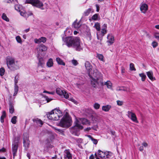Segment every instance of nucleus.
Returning a JSON list of instances; mask_svg holds the SVG:
<instances>
[{
    "mask_svg": "<svg viewBox=\"0 0 159 159\" xmlns=\"http://www.w3.org/2000/svg\"><path fill=\"white\" fill-rule=\"evenodd\" d=\"M56 61L57 62L58 64L62 65L63 66H65V63L59 57H57L56 59Z\"/></svg>",
    "mask_w": 159,
    "mask_h": 159,
    "instance_id": "393cba45",
    "label": "nucleus"
},
{
    "mask_svg": "<svg viewBox=\"0 0 159 159\" xmlns=\"http://www.w3.org/2000/svg\"><path fill=\"white\" fill-rule=\"evenodd\" d=\"M5 150V149L4 148H3L0 149V152H4Z\"/></svg>",
    "mask_w": 159,
    "mask_h": 159,
    "instance_id": "e2e57ef3",
    "label": "nucleus"
},
{
    "mask_svg": "<svg viewBox=\"0 0 159 159\" xmlns=\"http://www.w3.org/2000/svg\"><path fill=\"white\" fill-rule=\"evenodd\" d=\"M147 74L148 77L151 80H154L155 79L153 77V73L152 72H147Z\"/></svg>",
    "mask_w": 159,
    "mask_h": 159,
    "instance_id": "b1692460",
    "label": "nucleus"
},
{
    "mask_svg": "<svg viewBox=\"0 0 159 159\" xmlns=\"http://www.w3.org/2000/svg\"><path fill=\"white\" fill-rule=\"evenodd\" d=\"M97 57L101 61H104L103 56L101 54H97Z\"/></svg>",
    "mask_w": 159,
    "mask_h": 159,
    "instance_id": "4c0bfd02",
    "label": "nucleus"
},
{
    "mask_svg": "<svg viewBox=\"0 0 159 159\" xmlns=\"http://www.w3.org/2000/svg\"><path fill=\"white\" fill-rule=\"evenodd\" d=\"M37 49L38 55L40 56V55H42L43 52L47 50V48L43 44H41L38 45Z\"/></svg>",
    "mask_w": 159,
    "mask_h": 159,
    "instance_id": "1a4fd4ad",
    "label": "nucleus"
},
{
    "mask_svg": "<svg viewBox=\"0 0 159 159\" xmlns=\"http://www.w3.org/2000/svg\"><path fill=\"white\" fill-rule=\"evenodd\" d=\"M127 116L133 121L136 123H138L136 116L134 113L131 111H128L127 112Z\"/></svg>",
    "mask_w": 159,
    "mask_h": 159,
    "instance_id": "f8f14e48",
    "label": "nucleus"
},
{
    "mask_svg": "<svg viewBox=\"0 0 159 159\" xmlns=\"http://www.w3.org/2000/svg\"><path fill=\"white\" fill-rule=\"evenodd\" d=\"M129 68L131 70H136V69L134 67V65L133 63H131L130 64Z\"/></svg>",
    "mask_w": 159,
    "mask_h": 159,
    "instance_id": "58836bf2",
    "label": "nucleus"
},
{
    "mask_svg": "<svg viewBox=\"0 0 159 159\" xmlns=\"http://www.w3.org/2000/svg\"><path fill=\"white\" fill-rule=\"evenodd\" d=\"M18 76H16L15 77L14 80V82H15V84L14 86H18L17 85V84L18 82Z\"/></svg>",
    "mask_w": 159,
    "mask_h": 159,
    "instance_id": "a18cd8bd",
    "label": "nucleus"
},
{
    "mask_svg": "<svg viewBox=\"0 0 159 159\" xmlns=\"http://www.w3.org/2000/svg\"><path fill=\"white\" fill-rule=\"evenodd\" d=\"M2 19L7 21H9V19L5 13H3L2 16Z\"/></svg>",
    "mask_w": 159,
    "mask_h": 159,
    "instance_id": "e433bc0d",
    "label": "nucleus"
},
{
    "mask_svg": "<svg viewBox=\"0 0 159 159\" xmlns=\"http://www.w3.org/2000/svg\"><path fill=\"white\" fill-rule=\"evenodd\" d=\"M157 45L158 43L156 41H153L152 43V45L154 48L157 47Z\"/></svg>",
    "mask_w": 159,
    "mask_h": 159,
    "instance_id": "de8ad7c7",
    "label": "nucleus"
},
{
    "mask_svg": "<svg viewBox=\"0 0 159 159\" xmlns=\"http://www.w3.org/2000/svg\"><path fill=\"white\" fill-rule=\"evenodd\" d=\"M87 136L91 140L94 144H96L97 143L98 140L97 139H93L90 135H88Z\"/></svg>",
    "mask_w": 159,
    "mask_h": 159,
    "instance_id": "7c9ffc66",
    "label": "nucleus"
},
{
    "mask_svg": "<svg viewBox=\"0 0 159 159\" xmlns=\"http://www.w3.org/2000/svg\"><path fill=\"white\" fill-rule=\"evenodd\" d=\"M17 149V145L16 143L14 144L12 147V152L14 156H15Z\"/></svg>",
    "mask_w": 159,
    "mask_h": 159,
    "instance_id": "4be33fe9",
    "label": "nucleus"
},
{
    "mask_svg": "<svg viewBox=\"0 0 159 159\" xmlns=\"http://www.w3.org/2000/svg\"><path fill=\"white\" fill-rule=\"evenodd\" d=\"M5 71V69L4 68H1L0 69V75L1 76H3L4 74Z\"/></svg>",
    "mask_w": 159,
    "mask_h": 159,
    "instance_id": "79ce46f5",
    "label": "nucleus"
},
{
    "mask_svg": "<svg viewBox=\"0 0 159 159\" xmlns=\"http://www.w3.org/2000/svg\"><path fill=\"white\" fill-rule=\"evenodd\" d=\"M94 108L96 109H98L99 108L100 105L98 103H95L93 105Z\"/></svg>",
    "mask_w": 159,
    "mask_h": 159,
    "instance_id": "ea45409f",
    "label": "nucleus"
},
{
    "mask_svg": "<svg viewBox=\"0 0 159 159\" xmlns=\"http://www.w3.org/2000/svg\"><path fill=\"white\" fill-rule=\"evenodd\" d=\"M28 14L29 15V16H31L33 15L32 13L31 12H27Z\"/></svg>",
    "mask_w": 159,
    "mask_h": 159,
    "instance_id": "69168bd1",
    "label": "nucleus"
},
{
    "mask_svg": "<svg viewBox=\"0 0 159 159\" xmlns=\"http://www.w3.org/2000/svg\"><path fill=\"white\" fill-rule=\"evenodd\" d=\"M97 39L98 40H100V41L102 40V37H100L99 36L97 35Z\"/></svg>",
    "mask_w": 159,
    "mask_h": 159,
    "instance_id": "052dcab7",
    "label": "nucleus"
},
{
    "mask_svg": "<svg viewBox=\"0 0 159 159\" xmlns=\"http://www.w3.org/2000/svg\"><path fill=\"white\" fill-rule=\"evenodd\" d=\"M155 27L157 29H159V25H156L155 26Z\"/></svg>",
    "mask_w": 159,
    "mask_h": 159,
    "instance_id": "774afa93",
    "label": "nucleus"
},
{
    "mask_svg": "<svg viewBox=\"0 0 159 159\" xmlns=\"http://www.w3.org/2000/svg\"><path fill=\"white\" fill-rule=\"evenodd\" d=\"M43 93H48L49 94H54V92H48V91H44L43 92Z\"/></svg>",
    "mask_w": 159,
    "mask_h": 159,
    "instance_id": "603ef678",
    "label": "nucleus"
},
{
    "mask_svg": "<svg viewBox=\"0 0 159 159\" xmlns=\"http://www.w3.org/2000/svg\"><path fill=\"white\" fill-rule=\"evenodd\" d=\"M37 123L40 124L41 125H42L43 124L42 121L40 120H38Z\"/></svg>",
    "mask_w": 159,
    "mask_h": 159,
    "instance_id": "4d7b16f0",
    "label": "nucleus"
},
{
    "mask_svg": "<svg viewBox=\"0 0 159 159\" xmlns=\"http://www.w3.org/2000/svg\"><path fill=\"white\" fill-rule=\"evenodd\" d=\"M116 102L117 104L119 106H122L123 104V102L122 101L118 100Z\"/></svg>",
    "mask_w": 159,
    "mask_h": 159,
    "instance_id": "3c124183",
    "label": "nucleus"
},
{
    "mask_svg": "<svg viewBox=\"0 0 159 159\" xmlns=\"http://www.w3.org/2000/svg\"><path fill=\"white\" fill-rule=\"evenodd\" d=\"M148 5L146 4H142L140 7L141 11L143 13H145L148 10Z\"/></svg>",
    "mask_w": 159,
    "mask_h": 159,
    "instance_id": "6ab92c4d",
    "label": "nucleus"
},
{
    "mask_svg": "<svg viewBox=\"0 0 159 159\" xmlns=\"http://www.w3.org/2000/svg\"><path fill=\"white\" fill-rule=\"evenodd\" d=\"M72 63L73 64V65L75 66L77 65L78 64V63L77 62V61L75 60H73L72 61Z\"/></svg>",
    "mask_w": 159,
    "mask_h": 159,
    "instance_id": "09e8293b",
    "label": "nucleus"
},
{
    "mask_svg": "<svg viewBox=\"0 0 159 159\" xmlns=\"http://www.w3.org/2000/svg\"><path fill=\"white\" fill-rule=\"evenodd\" d=\"M20 15L23 17L25 18H27L29 16V15L23 9L19 11Z\"/></svg>",
    "mask_w": 159,
    "mask_h": 159,
    "instance_id": "412c9836",
    "label": "nucleus"
},
{
    "mask_svg": "<svg viewBox=\"0 0 159 159\" xmlns=\"http://www.w3.org/2000/svg\"><path fill=\"white\" fill-rule=\"evenodd\" d=\"M88 37L89 38V40H90L91 39V35L90 34H88Z\"/></svg>",
    "mask_w": 159,
    "mask_h": 159,
    "instance_id": "0e129e2a",
    "label": "nucleus"
},
{
    "mask_svg": "<svg viewBox=\"0 0 159 159\" xmlns=\"http://www.w3.org/2000/svg\"><path fill=\"white\" fill-rule=\"evenodd\" d=\"M19 68V65L18 61H16L10 66L8 67L10 70H14L18 69Z\"/></svg>",
    "mask_w": 159,
    "mask_h": 159,
    "instance_id": "4468645a",
    "label": "nucleus"
},
{
    "mask_svg": "<svg viewBox=\"0 0 159 159\" xmlns=\"http://www.w3.org/2000/svg\"><path fill=\"white\" fill-rule=\"evenodd\" d=\"M6 116V113L5 111H4L2 112V115L1 117V121L2 123L4 122V119L5 117Z\"/></svg>",
    "mask_w": 159,
    "mask_h": 159,
    "instance_id": "c756f323",
    "label": "nucleus"
},
{
    "mask_svg": "<svg viewBox=\"0 0 159 159\" xmlns=\"http://www.w3.org/2000/svg\"><path fill=\"white\" fill-rule=\"evenodd\" d=\"M139 149L141 151H143V146H142L140 147Z\"/></svg>",
    "mask_w": 159,
    "mask_h": 159,
    "instance_id": "13d9d810",
    "label": "nucleus"
},
{
    "mask_svg": "<svg viewBox=\"0 0 159 159\" xmlns=\"http://www.w3.org/2000/svg\"><path fill=\"white\" fill-rule=\"evenodd\" d=\"M23 138V143L25 149L27 150L29 148L30 144V141L28 139V134L27 133L24 134Z\"/></svg>",
    "mask_w": 159,
    "mask_h": 159,
    "instance_id": "9d476101",
    "label": "nucleus"
},
{
    "mask_svg": "<svg viewBox=\"0 0 159 159\" xmlns=\"http://www.w3.org/2000/svg\"><path fill=\"white\" fill-rule=\"evenodd\" d=\"M25 3L31 4L32 5L40 8L42 10L45 9L43 4L39 0H26L25 1Z\"/></svg>",
    "mask_w": 159,
    "mask_h": 159,
    "instance_id": "423d86ee",
    "label": "nucleus"
},
{
    "mask_svg": "<svg viewBox=\"0 0 159 159\" xmlns=\"http://www.w3.org/2000/svg\"><path fill=\"white\" fill-rule=\"evenodd\" d=\"M14 111V107L13 105L11 102L9 103V112H10L12 114L13 113Z\"/></svg>",
    "mask_w": 159,
    "mask_h": 159,
    "instance_id": "a878e982",
    "label": "nucleus"
},
{
    "mask_svg": "<svg viewBox=\"0 0 159 159\" xmlns=\"http://www.w3.org/2000/svg\"><path fill=\"white\" fill-rule=\"evenodd\" d=\"M94 157L93 155H91L89 157V159H94Z\"/></svg>",
    "mask_w": 159,
    "mask_h": 159,
    "instance_id": "680f3d73",
    "label": "nucleus"
},
{
    "mask_svg": "<svg viewBox=\"0 0 159 159\" xmlns=\"http://www.w3.org/2000/svg\"><path fill=\"white\" fill-rule=\"evenodd\" d=\"M81 25L80 21H78L77 20L74 22L73 24V26L76 29H79Z\"/></svg>",
    "mask_w": 159,
    "mask_h": 159,
    "instance_id": "f3484780",
    "label": "nucleus"
},
{
    "mask_svg": "<svg viewBox=\"0 0 159 159\" xmlns=\"http://www.w3.org/2000/svg\"><path fill=\"white\" fill-rule=\"evenodd\" d=\"M63 41L66 43L67 46L69 47L73 46L76 51H78L82 49L79 37L73 38L71 37H66L63 38Z\"/></svg>",
    "mask_w": 159,
    "mask_h": 159,
    "instance_id": "f03ea898",
    "label": "nucleus"
},
{
    "mask_svg": "<svg viewBox=\"0 0 159 159\" xmlns=\"http://www.w3.org/2000/svg\"><path fill=\"white\" fill-rule=\"evenodd\" d=\"M16 41L19 43H22V40L20 37L19 36H17L16 38Z\"/></svg>",
    "mask_w": 159,
    "mask_h": 159,
    "instance_id": "37998d69",
    "label": "nucleus"
},
{
    "mask_svg": "<svg viewBox=\"0 0 159 159\" xmlns=\"http://www.w3.org/2000/svg\"><path fill=\"white\" fill-rule=\"evenodd\" d=\"M14 92L13 94V96H15L17 94L19 90V87L18 86H14Z\"/></svg>",
    "mask_w": 159,
    "mask_h": 159,
    "instance_id": "2f4dec72",
    "label": "nucleus"
},
{
    "mask_svg": "<svg viewBox=\"0 0 159 159\" xmlns=\"http://www.w3.org/2000/svg\"><path fill=\"white\" fill-rule=\"evenodd\" d=\"M98 154L99 157L103 159H106L109 158L110 155L108 152H104L100 150H98Z\"/></svg>",
    "mask_w": 159,
    "mask_h": 159,
    "instance_id": "9b49d317",
    "label": "nucleus"
},
{
    "mask_svg": "<svg viewBox=\"0 0 159 159\" xmlns=\"http://www.w3.org/2000/svg\"><path fill=\"white\" fill-rule=\"evenodd\" d=\"M94 26L96 29L98 31H100V26L99 24L98 23H95Z\"/></svg>",
    "mask_w": 159,
    "mask_h": 159,
    "instance_id": "f704fd0d",
    "label": "nucleus"
},
{
    "mask_svg": "<svg viewBox=\"0 0 159 159\" xmlns=\"http://www.w3.org/2000/svg\"><path fill=\"white\" fill-rule=\"evenodd\" d=\"M17 117L16 116H14L11 119V122L13 124H15L16 122Z\"/></svg>",
    "mask_w": 159,
    "mask_h": 159,
    "instance_id": "a19ab883",
    "label": "nucleus"
},
{
    "mask_svg": "<svg viewBox=\"0 0 159 159\" xmlns=\"http://www.w3.org/2000/svg\"><path fill=\"white\" fill-rule=\"evenodd\" d=\"M6 61L8 67L16 61L14 57L11 56L7 57L6 58Z\"/></svg>",
    "mask_w": 159,
    "mask_h": 159,
    "instance_id": "ddd939ff",
    "label": "nucleus"
},
{
    "mask_svg": "<svg viewBox=\"0 0 159 159\" xmlns=\"http://www.w3.org/2000/svg\"><path fill=\"white\" fill-rule=\"evenodd\" d=\"M111 107V106L107 105L106 106H103L102 109L103 111H108L110 110Z\"/></svg>",
    "mask_w": 159,
    "mask_h": 159,
    "instance_id": "5701e85b",
    "label": "nucleus"
},
{
    "mask_svg": "<svg viewBox=\"0 0 159 159\" xmlns=\"http://www.w3.org/2000/svg\"><path fill=\"white\" fill-rule=\"evenodd\" d=\"M96 11L97 12H98L99 10V7L98 5L96 4Z\"/></svg>",
    "mask_w": 159,
    "mask_h": 159,
    "instance_id": "6e6d98bb",
    "label": "nucleus"
},
{
    "mask_svg": "<svg viewBox=\"0 0 159 159\" xmlns=\"http://www.w3.org/2000/svg\"><path fill=\"white\" fill-rule=\"evenodd\" d=\"M46 40L47 39L45 37H42L39 39H34V42L36 43H39L41 42L44 43L46 42Z\"/></svg>",
    "mask_w": 159,
    "mask_h": 159,
    "instance_id": "dca6fc26",
    "label": "nucleus"
},
{
    "mask_svg": "<svg viewBox=\"0 0 159 159\" xmlns=\"http://www.w3.org/2000/svg\"><path fill=\"white\" fill-rule=\"evenodd\" d=\"M116 90L117 91H121L123 90L125 91H126L127 90L123 86L121 87H118L116 88Z\"/></svg>",
    "mask_w": 159,
    "mask_h": 159,
    "instance_id": "c9c22d12",
    "label": "nucleus"
},
{
    "mask_svg": "<svg viewBox=\"0 0 159 159\" xmlns=\"http://www.w3.org/2000/svg\"><path fill=\"white\" fill-rule=\"evenodd\" d=\"M55 129L60 133H62V130L60 129L55 128Z\"/></svg>",
    "mask_w": 159,
    "mask_h": 159,
    "instance_id": "bf43d9fd",
    "label": "nucleus"
},
{
    "mask_svg": "<svg viewBox=\"0 0 159 159\" xmlns=\"http://www.w3.org/2000/svg\"><path fill=\"white\" fill-rule=\"evenodd\" d=\"M57 94L61 96H63L65 98L68 99L70 93H67L65 90H62L59 88H57L56 90Z\"/></svg>",
    "mask_w": 159,
    "mask_h": 159,
    "instance_id": "6e6552de",
    "label": "nucleus"
},
{
    "mask_svg": "<svg viewBox=\"0 0 159 159\" xmlns=\"http://www.w3.org/2000/svg\"><path fill=\"white\" fill-rule=\"evenodd\" d=\"M142 145L143 146H144L145 147H146L148 146V144L144 142L142 143Z\"/></svg>",
    "mask_w": 159,
    "mask_h": 159,
    "instance_id": "5fc2aeb1",
    "label": "nucleus"
},
{
    "mask_svg": "<svg viewBox=\"0 0 159 159\" xmlns=\"http://www.w3.org/2000/svg\"><path fill=\"white\" fill-rule=\"evenodd\" d=\"M90 122L87 119L85 118L76 119L75 122V125L72 127V129L75 130L76 128L78 129H82L83 128V126L81 124L83 125H89Z\"/></svg>",
    "mask_w": 159,
    "mask_h": 159,
    "instance_id": "20e7f679",
    "label": "nucleus"
},
{
    "mask_svg": "<svg viewBox=\"0 0 159 159\" xmlns=\"http://www.w3.org/2000/svg\"><path fill=\"white\" fill-rule=\"evenodd\" d=\"M91 11L93 12V10L91 8H89L84 12V15L85 16H88Z\"/></svg>",
    "mask_w": 159,
    "mask_h": 159,
    "instance_id": "bb28decb",
    "label": "nucleus"
},
{
    "mask_svg": "<svg viewBox=\"0 0 159 159\" xmlns=\"http://www.w3.org/2000/svg\"><path fill=\"white\" fill-rule=\"evenodd\" d=\"M71 119L68 116H64L61 120L59 125L63 128H67L70 127L71 125Z\"/></svg>",
    "mask_w": 159,
    "mask_h": 159,
    "instance_id": "39448f33",
    "label": "nucleus"
},
{
    "mask_svg": "<svg viewBox=\"0 0 159 159\" xmlns=\"http://www.w3.org/2000/svg\"><path fill=\"white\" fill-rule=\"evenodd\" d=\"M22 7L20 5L16 4L15 6V8L17 11H20L22 9L21 8Z\"/></svg>",
    "mask_w": 159,
    "mask_h": 159,
    "instance_id": "473e14b6",
    "label": "nucleus"
},
{
    "mask_svg": "<svg viewBox=\"0 0 159 159\" xmlns=\"http://www.w3.org/2000/svg\"><path fill=\"white\" fill-rule=\"evenodd\" d=\"M93 77L96 78L92 77V79L91 80V85L94 88L96 87L98 84L103 86L106 85L107 88L112 89V85L111 82L109 80L104 82L103 83L102 75L97 70L94 71Z\"/></svg>",
    "mask_w": 159,
    "mask_h": 159,
    "instance_id": "f257e3e1",
    "label": "nucleus"
},
{
    "mask_svg": "<svg viewBox=\"0 0 159 159\" xmlns=\"http://www.w3.org/2000/svg\"><path fill=\"white\" fill-rule=\"evenodd\" d=\"M64 158H67L68 159H71L72 156L69 150H65L64 151Z\"/></svg>",
    "mask_w": 159,
    "mask_h": 159,
    "instance_id": "aec40b11",
    "label": "nucleus"
},
{
    "mask_svg": "<svg viewBox=\"0 0 159 159\" xmlns=\"http://www.w3.org/2000/svg\"><path fill=\"white\" fill-rule=\"evenodd\" d=\"M43 96L47 101V102H48L52 100V98H49L46 96L43 95Z\"/></svg>",
    "mask_w": 159,
    "mask_h": 159,
    "instance_id": "c03bdc74",
    "label": "nucleus"
},
{
    "mask_svg": "<svg viewBox=\"0 0 159 159\" xmlns=\"http://www.w3.org/2000/svg\"><path fill=\"white\" fill-rule=\"evenodd\" d=\"M53 65V62L52 59L50 58L47 63V65L48 67H52Z\"/></svg>",
    "mask_w": 159,
    "mask_h": 159,
    "instance_id": "cd10ccee",
    "label": "nucleus"
},
{
    "mask_svg": "<svg viewBox=\"0 0 159 159\" xmlns=\"http://www.w3.org/2000/svg\"><path fill=\"white\" fill-rule=\"evenodd\" d=\"M154 37L157 40H159V33H156Z\"/></svg>",
    "mask_w": 159,
    "mask_h": 159,
    "instance_id": "8fccbe9b",
    "label": "nucleus"
},
{
    "mask_svg": "<svg viewBox=\"0 0 159 159\" xmlns=\"http://www.w3.org/2000/svg\"><path fill=\"white\" fill-rule=\"evenodd\" d=\"M107 42L109 43V45L112 44L114 42V37L111 34H109L107 37Z\"/></svg>",
    "mask_w": 159,
    "mask_h": 159,
    "instance_id": "2eb2a0df",
    "label": "nucleus"
},
{
    "mask_svg": "<svg viewBox=\"0 0 159 159\" xmlns=\"http://www.w3.org/2000/svg\"><path fill=\"white\" fill-rule=\"evenodd\" d=\"M48 118L50 120H57L62 116V112L59 109H55L48 113L47 115Z\"/></svg>",
    "mask_w": 159,
    "mask_h": 159,
    "instance_id": "7ed1b4c3",
    "label": "nucleus"
},
{
    "mask_svg": "<svg viewBox=\"0 0 159 159\" xmlns=\"http://www.w3.org/2000/svg\"><path fill=\"white\" fill-rule=\"evenodd\" d=\"M85 66L86 70L87 71L89 75L91 78V80L92 79V77L96 78L95 77H93V73H94V71L96 70V69L93 70V71H92L91 74L90 73V72L92 70V66L89 62V61H86L85 63Z\"/></svg>",
    "mask_w": 159,
    "mask_h": 159,
    "instance_id": "0eeeda50",
    "label": "nucleus"
},
{
    "mask_svg": "<svg viewBox=\"0 0 159 159\" xmlns=\"http://www.w3.org/2000/svg\"><path fill=\"white\" fill-rule=\"evenodd\" d=\"M44 64V63L43 61V59L42 58H40L39 59V62L38 64V66L42 67L43 66Z\"/></svg>",
    "mask_w": 159,
    "mask_h": 159,
    "instance_id": "c85d7f7f",
    "label": "nucleus"
},
{
    "mask_svg": "<svg viewBox=\"0 0 159 159\" xmlns=\"http://www.w3.org/2000/svg\"><path fill=\"white\" fill-rule=\"evenodd\" d=\"M139 76L141 78V80L143 81H144L145 80L146 75L144 73H141L139 74Z\"/></svg>",
    "mask_w": 159,
    "mask_h": 159,
    "instance_id": "72a5a7b5",
    "label": "nucleus"
},
{
    "mask_svg": "<svg viewBox=\"0 0 159 159\" xmlns=\"http://www.w3.org/2000/svg\"><path fill=\"white\" fill-rule=\"evenodd\" d=\"M107 32V25L105 24L102 26V31L101 32L102 36H104Z\"/></svg>",
    "mask_w": 159,
    "mask_h": 159,
    "instance_id": "a211bd4d",
    "label": "nucleus"
},
{
    "mask_svg": "<svg viewBox=\"0 0 159 159\" xmlns=\"http://www.w3.org/2000/svg\"><path fill=\"white\" fill-rule=\"evenodd\" d=\"M98 17V14H95L92 17V19L93 20H97Z\"/></svg>",
    "mask_w": 159,
    "mask_h": 159,
    "instance_id": "49530a36",
    "label": "nucleus"
},
{
    "mask_svg": "<svg viewBox=\"0 0 159 159\" xmlns=\"http://www.w3.org/2000/svg\"><path fill=\"white\" fill-rule=\"evenodd\" d=\"M30 30V28H28L27 29H26L25 30H24V31L26 32V33H27Z\"/></svg>",
    "mask_w": 159,
    "mask_h": 159,
    "instance_id": "338daca9",
    "label": "nucleus"
},
{
    "mask_svg": "<svg viewBox=\"0 0 159 159\" xmlns=\"http://www.w3.org/2000/svg\"><path fill=\"white\" fill-rule=\"evenodd\" d=\"M125 70L124 67L123 66L121 67V73L123 74L125 73Z\"/></svg>",
    "mask_w": 159,
    "mask_h": 159,
    "instance_id": "864d4df0",
    "label": "nucleus"
}]
</instances>
